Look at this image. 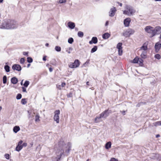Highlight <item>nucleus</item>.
<instances>
[{
  "label": "nucleus",
  "mask_w": 161,
  "mask_h": 161,
  "mask_svg": "<svg viewBox=\"0 0 161 161\" xmlns=\"http://www.w3.org/2000/svg\"><path fill=\"white\" fill-rule=\"evenodd\" d=\"M66 147H67V150L68 151H69L71 147V144L70 143H68L66 145Z\"/></svg>",
  "instance_id": "28"
},
{
  "label": "nucleus",
  "mask_w": 161,
  "mask_h": 161,
  "mask_svg": "<svg viewBox=\"0 0 161 161\" xmlns=\"http://www.w3.org/2000/svg\"><path fill=\"white\" fill-rule=\"evenodd\" d=\"M80 65L79 62L78 60H76L73 63L70 64L69 65V67L71 68H74L78 67Z\"/></svg>",
  "instance_id": "6"
},
{
  "label": "nucleus",
  "mask_w": 161,
  "mask_h": 161,
  "mask_svg": "<svg viewBox=\"0 0 161 161\" xmlns=\"http://www.w3.org/2000/svg\"><path fill=\"white\" fill-rule=\"evenodd\" d=\"M108 24H109V21H107L106 22V23H105V26H108Z\"/></svg>",
  "instance_id": "47"
},
{
  "label": "nucleus",
  "mask_w": 161,
  "mask_h": 161,
  "mask_svg": "<svg viewBox=\"0 0 161 161\" xmlns=\"http://www.w3.org/2000/svg\"><path fill=\"white\" fill-rule=\"evenodd\" d=\"M27 144L26 143H24L22 145H21V146H22V147H25L27 146Z\"/></svg>",
  "instance_id": "45"
},
{
  "label": "nucleus",
  "mask_w": 161,
  "mask_h": 161,
  "mask_svg": "<svg viewBox=\"0 0 161 161\" xmlns=\"http://www.w3.org/2000/svg\"><path fill=\"white\" fill-rule=\"evenodd\" d=\"M123 14H124L127 15L128 16H130V13L128 10H124L123 12Z\"/></svg>",
  "instance_id": "30"
},
{
  "label": "nucleus",
  "mask_w": 161,
  "mask_h": 161,
  "mask_svg": "<svg viewBox=\"0 0 161 161\" xmlns=\"http://www.w3.org/2000/svg\"><path fill=\"white\" fill-rule=\"evenodd\" d=\"M118 53L119 55H121L122 53V51H118Z\"/></svg>",
  "instance_id": "48"
},
{
  "label": "nucleus",
  "mask_w": 161,
  "mask_h": 161,
  "mask_svg": "<svg viewBox=\"0 0 161 161\" xmlns=\"http://www.w3.org/2000/svg\"><path fill=\"white\" fill-rule=\"evenodd\" d=\"M122 35L125 37H129L130 36L128 31H126L123 32Z\"/></svg>",
  "instance_id": "21"
},
{
  "label": "nucleus",
  "mask_w": 161,
  "mask_h": 161,
  "mask_svg": "<svg viewBox=\"0 0 161 161\" xmlns=\"http://www.w3.org/2000/svg\"><path fill=\"white\" fill-rule=\"evenodd\" d=\"M109 161H119V160L117 159L113 158H111Z\"/></svg>",
  "instance_id": "42"
},
{
  "label": "nucleus",
  "mask_w": 161,
  "mask_h": 161,
  "mask_svg": "<svg viewBox=\"0 0 161 161\" xmlns=\"http://www.w3.org/2000/svg\"><path fill=\"white\" fill-rule=\"evenodd\" d=\"M32 61H33V60L31 58H30V57H28L27 58V62L28 63H31V62H32Z\"/></svg>",
  "instance_id": "36"
},
{
  "label": "nucleus",
  "mask_w": 161,
  "mask_h": 161,
  "mask_svg": "<svg viewBox=\"0 0 161 161\" xmlns=\"http://www.w3.org/2000/svg\"><path fill=\"white\" fill-rule=\"evenodd\" d=\"M48 46H49V44H48V43H46L45 44V46H46V47H48Z\"/></svg>",
  "instance_id": "54"
},
{
  "label": "nucleus",
  "mask_w": 161,
  "mask_h": 161,
  "mask_svg": "<svg viewBox=\"0 0 161 161\" xmlns=\"http://www.w3.org/2000/svg\"><path fill=\"white\" fill-rule=\"evenodd\" d=\"M154 31L155 35H158L161 33V27L160 26H157L154 28Z\"/></svg>",
  "instance_id": "8"
},
{
  "label": "nucleus",
  "mask_w": 161,
  "mask_h": 161,
  "mask_svg": "<svg viewBox=\"0 0 161 161\" xmlns=\"http://www.w3.org/2000/svg\"><path fill=\"white\" fill-rule=\"evenodd\" d=\"M30 64H28V65H27V67H29L30 66Z\"/></svg>",
  "instance_id": "62"
},
{
  "label": "nucleus",
  "mask_w": 161,
  "mask_h": 161,
  "mask_svg": "<svg viewBox=\"0 0 161 161\" xmlns=\"http://www.w3.org/2000/svg\"><path fill=\"white\" fill-rule=\"evenodd\" d=\"M60 114V111L59 110H56L54 112L53 119L57 123H59V115Z\"/></svg>",
  "instance_id": "3"
},
{
  "label": "nucleus",
  "mask_w": 161,
  "mask_h": 161,
  "mask_svg": "<svg viewBox=\"0 0 161 161\" xmlns=\"http://www.w3.org/2000/svg\"><path fill=\"white\" fill-rule=\"evenodd\" d=\"M116 11L117 10L115 7H114L113 8H111L109 12V16L111 17L114 16Z\"/></svg>",
  "instance_id": "7"
},
{
  "label": "nucleus",
  "mask_w": 161,
  "mask_h": 161,
  "mask_svg": "<svg viewBox=\"0 0 161 161\" xmlns=\"http://www.w3.org/2000/svg\"><path fill=\"white\" fill-rule=\"evenodd\" d=\"M20 129L19 126H15L13 129L14 131L16 133L20 130Z\"/></svg>",
  "instance_id": "22"
},
{
  "label": "nucleus",
  "mask_w": 161,
  "mask_h": 161,
  "mask_svg": "<svg viewBox=\"0 0 161 161\" xmlns=\"http://www.w3.org/2000/svg\"><path fill=\"white\" fill-rule=\"evenodd\" d=\"M20 63L21 64H23L25 62V59L24 58H21L20 60Z\"/></svg>",
  "instance_id": "41"
},
{
  "label": "nucleus",
  "mask_w": 161,
  "mask_h": 161,
  "mask_svg": "<svg viewBox=\"0 0 161 161\" xmlns=\"http://www.w3.org/2000/svg\"><path fill=\"white\" fill-rule=\"evenodd\" d=\"M5 156V158L8 159H9V155L8 154H6Z\"/></svg>",
  "instance_id": "44"
},
{
  "label": "nucleus",
  "mask_w": 161,
  "mask_h": 161,
  "mask_svg": "<svg viewBox=\"0 0 161 161\" xmlns=\"http://www.w3.org/2000/svg\"><path fill=\"white\" fill-rule=\"evenodd\" d=\"M161 47V41L156 42L154 48L155 50H159Z\"/></svg>",
  "instance_id": "10"
},
{
  "label": "nucleus",
  "mask_w": 161,
  "mask_h": 161,
  "mask_svg": "<svg viewBox=\"0 0 161 161\" xmlns=\"http://www.w3.org/2000/svg\"><path fill=\"white\" fill-rule=\"evenodd\" d=\"M106 112H105L103 113L102 114H101L99 116L97 117L95 119V121L96 122H97L98 121H99V119L102 117H104L105 115V114H106Z\"/></svg>",
  "instance_id": "15"
},
{
  "label": "nucleus",
  "mask_w": 161,
  "mask_h": 161,
  "mask_svg": "<svg viewBox=\"0 0 161 161\" xmlns=\"http://www.w3.org/2000/svg\"><path fill=\"white\" fill-rule=\"evenodd\" d=\"M122 45L121 42H119L118 43L116 47L118 49V50H122Z\"/></svg>",
  "instance_id": "18"
},
{
  "label": "nucleus",
  "mask_w": 161,
  "mask_h": 161,
  "mask_svg": "<svg viewBox=\"0 0 161 161\" xmlns=\"http://www.w3.org/2000/svg\"><path fill=\"white\" fill-rule=\"evenodd\" d=\"M55 49V50H61V47L59 46H56Z\"/></svg>",
  "instance_id": "35"
},
{
  "label": "nucleus",
  "mask_w": 161,
  "mask_h": 161,
  "mask_svg": "<svg viewBox=\"0 0 161 161\" xmlns=\"http://www.w3.org/2000/svg\"><path fill=\"white\" fill-rule=\"evenodd\" d=\"M4 69L7 72L9 71V67L8 65H5L4 67Z\"/></svg>",
  "instance_id": "31"
},
{
  "label": "nucleus",
  "mask_w": 161,
  "mask_h": 161,
  "mask_svg": "<svg viewBox=\"0 0 161 161\" xmlns=\"http://www.w3.org/2000/svg\"><path fill=\"white\" fill-rule=\"evenodd\" d=\"M3 0H0V3H3Z\"/></svg>",
  "instance_id": "60"
},
{
  "label": "nucleus",
  "mask_w": 161,
  "mask_h": 161,
  "mask_svg": "<svg viewBox=\"0 0 161 161\" xmlns=\"http://www.w3.org/2000/svg\"><path fill=\"white\" fill-rule=\"evenodd\" d=\"M139 58L138 57H136L133 60L132 62L134 63H137L138 62Z\"/></svg>",
  "instance_id": "25"
},
{
  "label": "nucleus",
  "mask_w": 161,
  "mask_h": 161,
  "mask_svg": "<svg viewBox=\"0 0 161 161\" xmlns=\"http://www.w3.org/2000/svg\"><path fill=\"white\" fill-rule=\"evenodd\" d=\"M69 50H72V48L71 47H69Z\"/></svg>",
  "instance_id": "58"
},
{
  "label": "nucleus",
  "mask_w": 161,
  "mask_h": 161,
  "mask_svg": "<svg viewBox=\"0 0 161 161\" xmlns=\"http://www.w3.org/2000/svg\"><path fill=\"white\" fill-rule=\"evenodd\" d=\"M118 3L119 4V5L120 6H121V7L122 6V3H119V2Z\"/></svg>",
  "instance_id": "53"
},
{
  "label": "nucleus",
  "mask_w": 161,
  "mask_h": 161,
  "mask_svg": "<svg viewBox=\"0 0 161 161\" xmlns=\"http://www.w3.org/2000/svg\"><path fill=\"white\" fill-rule=\"evenodd\" d=\"M111 143L110 142H108L105 145V148L107 149H108L111 147Z\"/></svg>",
  "instance_id": "23"
},
{
  "label": "nucleus",
  "mask_w": 161,
  "mask_h": 161,
  "mask_svg": "<svg viewBox=\"0 0 161 161\" xmlns=\"http://www.w3.org/2000/svg\"><path fill=\"white\" fill-rule=\"evenodd\" d=\"M63 152L62 151H61V153H60L61 155L62 154V153H63Z\"/></svg>",
  "instance_id": "63"
},
{
  "label": "nucleus",
  "mask_w": 161,
  "mask_h": 161,
  "mask_svg": "<svg viewBox=\"0 0 161 161\" xmlns=\"http://www.w3.org/2000/svg\"><path fill=\"white\" fill-rule=\"evenodd\" d=\"M68 27L71 29H74L75 27V23L71 21H69L67 24Z\"/></svg>",
  "instance_id": "12"
},
{
  "label": "nucleus",
  "mask_w": 161,
  "mask_h": 161,
  "mask_svg": "<svg viewBox=\"0 0 161 161\" xmlns=\"http://www.w3.org/2000/svg\"><path fill=\"white\" fill-rule=\"evenodd\" d=\"M128 31L130 36L133 34L135 32V31L131 29L128 30Z\"/></svg>",
  "instance_id": "29"
},
{
  "label": "nucleus",
  "mask_w": 161,
  "mask_h": 161,
  "mask_svg": "<svg viewBox=\"0 0 161 161\" xmlns=\"http://www.w3.org/2000/svg\"><path fill=\"white\" fill-rule=\"evenodd\" d=\"M148 42H146L143 44L142 46L141 47L140 49L143 50H147V49Z\"/></svg>",
  "instance_id": "16"
},
{
  "label": "nucleus",
  "mask_w": 161,
  "mask_h": 161,
  "mask_svg": "<svg viewBox=\"0 0 161 161\" xmlns=\"http://www.w3.org/2000/svg\"><path fill=\"white\" fill-rule=\"evenodd\" d=\"M12 69L18 71H20L21 69V66L19 64H14L12 66Z\"/></svg>",
  "instance_id": "14"
},
{
  "label": "nucleus",
  "mask_w": 161,
  "mask_h": 161,
  "mask_svg": "<svg viewBox=\"0 0 161 161\" xmlns=\"http://www.w3.org/2000/svg\"><path fill=\"white\" fill-rule=\"evenodd\" d=\"M143 62L142 59L139 58L138 62L137 63L139 64L140 66H142L143 65Z\"/></svg>",
  "instance_id": "26"
},
{
  "label": "nucleus",
  "mask_w": 161,
  "mask_h": 161,
  "mask_svg": "<svg viewBox=\"0 0 161 161\" xmlns=\"http://www.w3.org/2000/svg\"><path fill=\"white\" fill-rule=\"evenodd\" d=\"M29 84V82L28 81L26 80L24 84V86L25 87H27Z\"/></svg>",
  "instance_id": "33"
},
{
  "label": "nucleus",
  "mask_w": 161,
  "mask_h": 161,
  "mask_svg": "<svg viewBox=\"0 0 161 161\" xmlns=\"http://www.w3.org/2000/svg\"><path fill=\"white\" fill-rule=\"evenodd\" d=\"M155 1H161V0H154Z\"/></svg>",
  "instance_id": "61"
},
{
  "label": "nucleus",
  "mask_w": 161,
  "mask_h": 161,
  "mask_svg": "<svg viewBox=\"0 0 161 161\" xmlns=\"http://www.w3.org/2000/svg\"><path fill=\"white\" fill-rule=\"evenodd\" d=\"M22 89L23 90V92H26V89L24 87H22Z\"/></svg>",
  "instance_id": "46"
},
{
  "label": "nucleus",
  "mask_w": 161,
  "mask_h": 161,
  "mask_svg": "<svg viewBox=\"0 0 161 161\" xmlns=\"http://www.w3.org/2000/svg\"><path fill=\"white\" fill-rule=\"evenodd\" d=\"M65 83H62L61 84V86L63 87H64L65 86Z\"/></svg>",
  "instance_id": "50"
},
{
  "label": "nucleus",
  "mask_w": 161,
  "mask_h": 161,
  "mask_svg": "<svg viewBox=\"0 0 161 161\" xmlns=\"http://www.w3.org/2000/svg\"><path fill=\"white\" fill-rule=\"evenodd\" d=\"M158 125H161V122H158L157 123Z\"/></svg>",
  "instance_id": "55"
},
{
  "label": "nucleus",
  "mask_w": 161,
  "mask_h": 161,
  "mask_svg": "<svg viewBox=\"0 0 161 161\" xmlns=\"http://www.w3.org/2000/svg\"><path fill=\"white\" fill-rule=\"evenodd\" d=\"M9 28L8 20L4 22L0 25V29H9Z\"/></svg>",
  "instance_id": "4"
},
{
  "label": "nucleus",
  "mask_w": 161,
  "mask_h": 161,
  "mask_svg": "<svg viewBox=\"0 0 161 161\" xmlns=\"http://www.w3.org/2000/svg\"><path fill=\"white\" fill-rule=\"evenodd\" d=\"M98 42V39L97 37L96 36L93 37L91 41L89 42V43L90 44H96Z\"/></svg>",
  "instance_id": "11"
},
{
  "label": "nucleus",
  "mask_w": 161,
  "mask_h": 161,
  "mask_svg": "<svg viewBox=\"0 0 161 161\" xmlns=\"http://www.w3.org/2000/svg\"><path fill=\"white\" fill-rule=\"evenodd\" d=\"M32 110H30V111H28V113L29 114V115H30V116H31V112H32Z\"/></svg>",
  "instance_id": "51"
},
{
  "label": "nucleus",
  "mask_w": 161,
  "mask_h": 161,
  "mask_svg": "<svg viewBox=\"0 0 161 161\" xmlns=\"http://www.w3.org/2000/svg\"><path fill=\"white\" fill-rule=\"evenodd\" d=\"M66 2V0H59V3H64Z\"/></svg>",
  "instance_id": "43"
},
{
  "label": "nucleus",
  "mask_w": 161,
  "mask_h": 161,
  "mask_svg": "<svg viewBox=\"0 0 161 161\" xmlns=\"http://www.w3.org/2000/svg\"><path fill=\"white\" fill-rule=\"evenodd\" d=\"M52 69L51 68H49V71L50 72H52Z\"/></svg>",
  "instance_id": "57"
},
{
  "label": "nucleus",
  "mask_w": 161,
  "mask_h": 161,
  "mask_svg": "<svg viewBox=\"0 0 161 161\" xmlns=\"http://www.w3.org/2000/svg\"><path fill=\"white\" fill-rule=\"evenodd\" d=\"M46 56H44L43 58V60L44 61H46Z\"/></svg>",
  "instance_id": "52"
},
{
  "label": "nucleus",
  "mask_w": 161,
  "mask_h": 161,
  "mask_svg": "<svg viewBox=\"0 0 161 161\" xmlns=\"http://www.w3.org/2000/svg\"><path fill=\"white\" fill-rule=\"evenodd\" d=\"M159 136H160V135H156V137L157 138L158 137H159Z\"/></svg>",
  "instance_id": "59"
},
{
  "label": "nucleus",
  "mask_w": 161,
  "mask_h": 161,
  "mask_svg": "<svg viewBox=\"0 0 161 161\" xmlns=\"http://www.w3.org/2000/svg\"><path fill=\"white\" fill-rule=\"evenodd\" d=\"M40 116L38 114H37L35 117V121L36 122H39L40 121Z\"/></svg>",
  "instance_id": "19"
},
{
  "label": "nucleus",
  "mask_w": 161,
  "mask_h": 161,
  "mask_svg": "<svg viewBox=\"0 0 161 161\" xmlns=\"http://www.w3.org/2000/svg\"><path fill=\"white\" fill-rule=\"evenodd\" d=\"M77 35L79 37L82 38L84 36V33L82 31H79L78 32Z\"/></svg>",
  "instance_id": "24"
},
{
  "label": "nucleus",
  "mask_w": 161,
  "mask_h": 161,
  "mask_svg": "<svg viewBox=\"0 0 161 161\" xmlns=\"http://www.w3.org/2000/svg\"><path fill=\"white\" fill-rule=\"evenodd\" d=\"M21 103L23 104H25L27 103V101L25 99H22L21 100Z\"/></svg>",
  "instance_id": "34"
},
{
  "label": "nucleus",
  "mask_w": 161,
  "mask_h": 161,
  "mask_svg": "<svg viewBox=\"0 0 161 161\" xmlns=\"http://www.w3.org/2000/svg\"><path fill=\"white\" fill-rule=\"evenodd\" d=\"M155 57L156 58L158 59H159L161 58L160 55L158 54H157L155 55Z\"/></svg>",
  "instance_id": "38"
},
{
  "label": "nucleus",
  "mask_w": 161,
  "mask_h": 161,
  "mask_svg": "<svg viewBox=\"0 0 161 161\" xmlns=\"http://www.w3.org/2000/svg\"><path fill=\"white\" fill-rule=\"evenodd\" d=\"M9 29H15L18 26L17 22L14 20H8Z\"/></svg>",
  "instance_id": "2"
},
{
  "label": "nucleus",
  "mask_w": 161,
  "mask_h": 161,
  "mask_svg": "<svg viewBox=\"0 0 161 161\" xmlns=\"http://www.w3.org/2000/svg\"><path fill=\"white\" fill-rule=\"evenodd\" d=\"M141 56L143 58H145L146 57V55L145 53H142L141 55Z\"/></svg>",
  "instance_id": "40"
},
{
  "label": "nucleus",
  "mask_w": 161,
  "mask_h": 161,
  "mask_svg": "<svg viewBox=\"0 0 161 161\" xmlns=\"http://www.w3.org/2000/svg\"><path fill=\"white\" fill-rule=\"evenodd\" d=\"M145 30L147 33L151 34L150 37H152L155 36L154 31V28L151 26H147L145 28Z\"/></svg>",
  "instance_id": "1"
},
{
  "label": "nucleus",
  "mask_w": 161,
  "mask_h": 161,
  "mask_svg": "<svg viewBox=\"0 0 161 161\" xmlns=\"http://www.w3.org/2000/svg\"><path fill=\"white\" fill-rule=\"evenodd\" d=\"M131 21V19L129 18H127L124 19V24L125 27L129 26L130 23Z\"/></svg>",
  "instance_id": "9"
},
{
  "label": "nucleus",
  "mask_w": 161,
  "mask_h": 161,
  "mask_svg": "<svg viewBox=\"0 0 161 161\" xmlns=\"http://www.w3.org/2000/svg\"><path fill=\"white\" fill-rule=\"evenodd\" d=\"M125 8L130 13V15H132L136 12L135 10L133 9V7L130 5H126L125 6Z\"/></svg>",
  "instance_id": "5"
},
{
  "label": "nucleus",
  "mask_w": 161,
  "mask_h": 161,
  "mask_svg": "<svg viewBox=\"0 0 161 161\" xmlns=\"http://www.w3.org/2000/svg\"><path fill=\"white\" fill-rule=\"evenodd\" d=\"M28 54V52H24V53H23V54L25 55H26V56H27V54Z\"/></svg>",
  "instance_id": "49"
},
{
  "label": "nucleus",
  "mask_w": 161,
  "mask_h": 161,
  "mask_svg": "<svg viewBox=\"0 0 161 161\" xmlns=\"http://www.w3.org/2000/svg\"><path fill=\"white\" fill-rule=\"evenodd\" d=\"M75 30L76 31H78L79 29L77 27H75Z\"/></svg>",
  "instance_id": "56"
},
{
  "label": "nucleus",
  "mask_w": 161,
  "mask_h": 161,
  "mask_svg": "<svg viewBox=\"0 0 161 161\" xmlns=\"http://www.w3.org/2000/svg\"><path fill=\"white\" fill-rule=\"evenodd\" d=\"M23 143L22 141H20L18 143V145L17 146L16 148V150L17 151H19L22 148V146H21V144Z\"/></svg>",
  "instance_id": "13"
},
{
  "label": "nucleus",
  "mask_w": 161,
  "mask_h": 161,
  "mask_svg": "<svg viewBox=\"0 0 161 161\" xmlns=\"http://www.w3.org/2000/svg\"><path fill=\"white\" fill-rule=\"evenodd\" d=\"M11 81L13 84H16L18 82V79L15 77H13L11 79Z\"/></svg>",
  "instance_id": "20"
},
{
  "label": "nucleus",
  "mask_w": 161,
  "mask_h": 161,
  "mask_svg": "<svg viewBox=\"0 0 161 161\" xmlns=\"http://www.w3.org/2000/svg\"><path fill=\"white\" fill-rule=\"evenodd\" d=\"M86 49H88V50H90V49L89 48H86Z\"/></svg>",
  "instance_id": "64"
},
{
  "label": "nucleus",
  "mask_w": 161,
  "mask_h": 161,
  "mask_svg": "<svg viewBox=\"0 0 161 161\" xmlns=\"http://www.w3.org/2000/svg\"><path fill=\"white\" fill-rule=\"evenodd\" d=\"M110 34L108 32H106L102 35V37L103 39H106L110 36Z\"/></svg>",
  "instance_id": "17"
},
{
  "label": "nucleus",
  "mask_w": 161,
  "mask_h": 161,
  "mask_svg": "<svg viewBox=\"0 0 161 161\" xmlns=\"http://www.w3.org/2000/svg\"><path fill=\"white\" fill-rule=\"evenodd\" d=\"M74 41V39L72 37H69L68 39V42L70 44H72Z\"/></svg>",
  "instance_id": "27"
},
{
  "label": "nucleus",
  "mask_w": 161,
  "mask_h": 161,
  "mask_svg": "<svg viewBox=\"0 0 161 161\" xmlns=\"http://www.w3.org/2000/svg\"><path fill=\"white\" fill-rule=\"evenodd\" d=\"M7 78L6 76H4L3 78V82L4 84H6L7 82Z\"/></svg>",
  "instance_id": "32"
},
{
  "label": "nucleus",
  "mask_w": 161,
  "mask_h": 161,
  "mask_svg": "<svg viewBox=\"0 0 161 161\" xmlns=\"http://www.w3.org/2000/svg\"><path fill=\"white\" fill-rule=\"evenodd\" d=\"M97 46H94L91 49V50H97Z\"/></svg>",
  "instance_id": "37"
},
{
  "label": "nucleus",
  "mask_w": 161,
  "mask_h": 161,
  "mask_svg": "<svg viewBox=\"0 0 161 161\" xmlns=\"http://www.w3.org/2000/svg\"><path fill=\"white\" fill-rule=\"evenodd\" d=\"M21 95L20 94H18L16 97V98L17 99H19L21 98Z\"/></svg>",
  "instance_id": "39"
}]
</instances>
